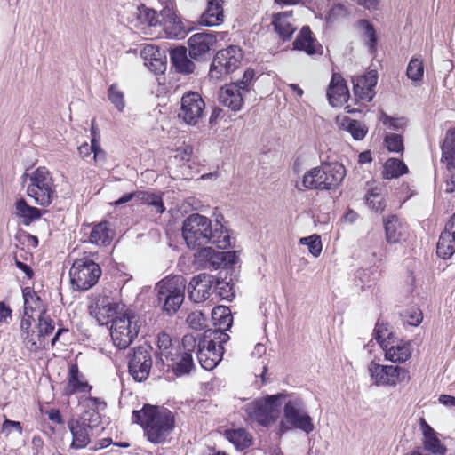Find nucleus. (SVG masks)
<instances>
[{
	"label": "nucleus",
	"mask_w": 455,
	"mask_h": 455,
	"mask_svg": "<svg viewBox=\"0 0 455 455\" xmlns=\"http://www.w3.org/2000/svg\"><path fill=\"white\" fill-rule=\"evenodd\" d=\"M182 236L190 249H200L208 244L221 250L231 246L229 230L219 220L212 224L209 218L199 213H192L184 220Z\"/></svg>",
	"instance_id": "1"
},
{
	"label": "nucleus",
	"mask_w": 455,
	"mask_h": 455,
	"mask_svg": "<svg viewBox=\"0 0 455 455\" xmlns=\"http://www.w3.org/2000/svg\"><path fill=\"white\" fill-rule=\"evenodd\" d=\"M132 422L140 425L147 440L155 444L165 443L175 428L172 411L149 403H145L140 410L132 411Z\"/></svg>",
	"instance_id": "2"
},
{
	"label": "nucleus",
	"mask_w": 455,
	"mask_h": 455,
	"mask_svg": "<svg viewBox=\"0 0 455 455\" xmlns=\"http://www.w3.org/2000/svg\"><path fill=\"white\" fill-rule=\"evenodd\" d=\"M346 176L344 165L339 162H322L320 166L305 172L302 186L305 189L330 190L340 185Z\"/></svg>",
	"instance_id": "3"
},
{
	"label": "nucleus",
	"mask_w": 455,
	"mask_h": 455,
	"mask_svg": "<svg viewBox=\"0 0 455 455\" xmlns=\"http://www.w3.org/2000/svg\"><path fill=\"white\" fill-rule=\"evenodd\" d=\"M22 179L23 182L27 179L29 180L27 194L36 204L43 207L49 206L57 197L52 177L45 167H38L30 175L25 173Z\"/></svg>",
	"instance_id": "4"
},
{
	"label": "nucleus",
	"mask_w": 455,
	"mask_h": 455,
	"mask_svg": "<svg viewBox=\"0 0 455 455\" xmlns=\"http://www.w3.org/2000/svg\"><path fill=\"white\" fill-rule=\"evenodd\" d=\"M140 329L139 316L126 311L112 320L110 335L114 345L119 349L127 348L138 337Z\"/></svg>",
	"instance_id": "5"
},
{
	"label": "nucleus",
	"mask_w": 455,
	"mask_h": 455,
	"mask_svg": "<svg viewBox=\"0 0 455 455\" xmlns=\"http://www.w3.org/2000/svg\"><path fill=\"white\" fill-rule=\"evenodd\" d=\"M157 299L163 303V310L168 315L178 311L185 298L186 282L183 276L176 275L160 281L156 287Z\"/></svg>",
	"instance_id": "6"
},
{
	"label": "nucleus",
	"mask_w": 455,
	"mask_h": 455,
	"mask_svg": "<svg viewBox=\"0 0 455 455\" xmlns=\"http://www.w3.org/2000/svg\"><path fill=\"white\" fill-rule=\"evenodd\" d=\"M69 275L75 290L87 291L97 283L101 275V268L92 259L81 258L74 261Z\"/></svg>",
	"instance_id": "7"
},
{
	"label": "nucleus",
	"mask_w": 455,
	"mask_h": 455,
	"mask_svg": "<svg viewBox=\"0 0 455 455\" xmlns=\"http://www.w3.org/2000/svg\"><path fill=\"white\" fill-rule=\"evenodd\" d=\"M243 59L242 49L235 45L218 51L210 67V79L218 81L223 76L234 72L239 68Z\"/></svg>",
	"instance_id": "8"
},
{
	"label": "nucleus",
	"mask_w": 455,
	"mask_h": 455,
	"mask_svg": "<svg viewBox=\"0 0 455 455\" xmlns=\"http://www.w3.org/2000/svg\"><path fill=\"white\" fill-rule=\"evenodd\" d=\"M277 401L278 397L276 395H271L245 404L244 411L247 418L261 426H267L274 422L279 415Z\"/></svg>",
	"instance_id": "9"
},
{
	"label": "nucleus",
	"mask_w": 455,
	"mask_h": 455,
	"mask_svg": "<svg viewBox=\"0 0 455 455\" xmlns=\"http://www.w3.org/2000/svg\"><path fill=\"white\" fill-rule=\"evenodd\" d=\"M196 338L193 334H186L181 339V346L177 349V356L165 359L172 362V370L176 376L188 374L194 368L192 353L196 351Z\"/></svg>",
	"instance_id": "10"
},
{
	"label": "nucleus",
	"mask_w": 455,
	"mask_h": 455,
	"mask_svg": "<svg viewBox=\"0 0 455 455\" xmlns=\"http://www.w3.org/2000/svg\"><path fill=\"white\" fill-rule=\"evenodd\" d=\"M152 347L148 345L139 346L133 348L128 362L129 373L138 382L145 381L152 368Z\"/></svg>",
	"instance_id": "11"
},
{
	"label": "nucleus",
	"mask_w": 455,
	"mask_h": 455,
	"mask_svg": "<svg viewBox=\"0 0 455 455\" xmlns=\"http://www.w3.org/2000/svg\"><path fill=\"white\" fill-rule=\"evenodd\" d=\"M284 418L292 427L310 434L315 429L312 418L306 411L300 398L289 400L283 408Z\"/></svg>",
	"instance_id": "12"
},
{
	"label": "nucleus",
	"mask_w": 455,
	"mask_h": 455,
	"mask_svg": "<svg viewBox=\"0 0 455 455\" xmlns=\"http://www.w3.org/2000/svg\"><path fill=\"white\" fill-rule=\"evenodd\" d=\"M196 338V356L200 365L207 370H213L222 359L224 348L220 345H214L212 339H207L201 334Z\"/></svg>",
	"instance_id": "13"
},
{
	"label": "nucleus",
	"mask_w": 455,
	"mask_h": 455,
	"mask_svg": "<svg viewBox=\"0 0 455 455\" xmlns=\"http://www.w3.org/2000/svg\"><path fill=\"white\" fill-rule=\"evenodd\" d=\"M179 117L190 125H196L203 117L205 103L196 92H186L181 98Z\"/></svg>",
	"instance_id": "14"
},
{
	"label": "nucleus",
	"mask_w": 455,
	"mask_h": 455,
	"mask_svg": "<svg viewBox=\"0 0 455 455\" xmlns=\"http://www.w3.org/2000/svg\"><path fill=\"white\" fill-rule=\"evenodd\" d=\"M215 283V276L206 273L192 277L188 286L189 299L195 303L205 301L213 293Z\"/></svg>",
	"instance_id": "15"
},
{
	"label": "nucleus",
	"mask_w": 455,
	"mask_h": 455,
	"mask_svg": "<svg viewBox=\"0 0 455 455\" xmlns=\"http://www.w3.org/2000/svg\"><path fill=\"white\" fill-rule=\"evenodd\" d=\"M160 27L170 39H183L191 30V27L186 25L180 17H178L172 9L164 8L160 12Z\"/></svg>",
	"instance_id": "16"
},
{
	"label": "nucleus",
	"mask_w": 455,
	"mask_h": 455,
	"mask_svg": "<svg viewBox=\"0 0 455 455\" xmlns=\"http://www.w3.org/2000/svg\"><path fill=\"white\" fill-rule=\"evenodd\" d=\"M442 164H445L450 172V178L446 180V193L455 191V180L453 170L455 169V128H449L446 137L442 144Z\"/></svg>",
	"instance_id": "17"
},
{
	"label": "nucleus",
	"mask_w": 455,
	"mask_h": 455,
	"mask_svg": "<svg viewBox=\"0 0 455 455\" xmlns=\"http://www.w3.org/2000/svg\"><path fill=\"white\" fill-rule=\"evenodd\" d=\"M124 305L114 302L109 297H100L94 304L90 306L89 311L91 315L94 316L99 324L105 325L123 310Z\"/></svg>",
	"instance_id": "18"
},
{
	"label": "nucleus",
	"mask_w": 455,
	"mask_h": 455,
	"mask_svg": "<svg viewBox=\"0 0 455 455\" xmlns=\"http://www.w3.org/2000/svg\"><path fill=\"white\" fill-rule=\"evenodd\" d=\"M217 43V36L213 33H196L188 39V54L195 60H199L212 49Z\"/></svg>",
	"instance_id": "19"
},
{
	"label": "nucleus",
	"mask_w": 455,
	"mask_h": 455,
	"mask_svg": "<svg viewBox=\"0 0 455 455\" xmlns=\"http://www.w3.org/2000/svg\"><path fill=\"white\" fill-rule=\"evenodd\" d=\"M455 213H453L450 220L447 221L444 230L441 233L439 241L436 246V254L438 257L447 259L452 257L455 253V231L453 228Z\"/></svg>",
	"instance_id": "20"
},
{
	"label": "nucleus",
	"mask_w": 455,
	"mask_h": 455,
	"mask_svg": "<svg viewBox=\"0 0 455 455\" xmlns=\"http://www.w3.org/2000/svg\"><path fill=\"white\" fill-rule=\"evenodd\" d=\"M326 95L332 107H341L348 100V88L340 74H332Z\"/></svg>",
	"instance_id": "21"
},
{
	"label": "nucleus",
	"mask_w": 455,
	"mask_h": 455,
	"mask_svg": "<svg viewBox=\"0 0 455 455\" xmlns=\"http://www.w3.org/2000/svg\"><path fill=\"white\" fill-rule=\"evenodd\" d=\"M378 76L375 71H370L363 76L352 80L354 93L360 100L370 102L374 95V87L377 84Z\"/></svg>",
	"instance_id": "22"
},
{
	"label": "nucleus",
	"mask_w": 455,
	"mask_h": 455,
	"mask_svg": "<svg viewBox=\"0 0 455 455\" xmlns=\"http://www.w3.org/2000/svg\"><path fill=\"white\" fill-rule=\"evenodd\" d=\"M248 95L233 83L221 88L219 94L220 103L236 112L241 110Z\"/></svg>",
	"instance_id": "23"
},
{
	"label": "nucleus",
	"mask_w": 455,
	"mask_h": 455,
	"mask_svg": "<svg viewBox=\"0 0 455 455\" xmlns=\"http://www.w3.org/2000/svg\"><path fill=\"white\" fill-rule=\"evenodd\" d=\"M419 427L423 435L422 443L424 450L435 455H444L446 447L441 443L437 433L427 424L424 418L419 419Z\"/></svg>",
	"instance_id": "24"
},
{
	"label": "nucleus",
	"mask_w": 455,
	"mask_h": 455,
	"mask_svg": "<svg viewBox=\"0 0 455 455\" xmlns=\"http://www.w3.org/2000/svg\"><path fill=\"white\" fill-rule=\"evenodd\" d=\"M293 47L297 50H303L308 55L322 54L323 47L313 37L312 31L308 26H304L293 42Z\"/></svg>",
	"instance_id": "25"
},
{
	"label": "nucleus",
	"mask_w": 455,
	"mask_h": 455,
	"mask_svg": "<svg viewBox=\"0 0 455 455\" xmlns=\"http://www.w3.org/2000/svg\"><path fill=\"white\" fill-rule=\"evenodd\" d=\"M170 60L176 72L189 75L195 71L196 64L188 55L185 46H179L170 51Z\"/></svg>",
	"instance_id": "26"
},
{
	"label": "nucleus",
	"mask_w": 455,
	"mask_h": 455,
	"mask_svg": "<svg viewBox=\"0 0 455 455\" xmlns=\"http://www.w3.org/2000/svg\"><path fill=\"white\" fill-rule=\"evenodd\" d=\"M224 251H215L212 247L207 245L200 248L197 252L195 253V258L204 268L212 267L213 269H219L224 267Z\"/></svg>",
	"instance_id": "27"
},
{
	"label": "nucleus",
	"mask_w": 455,
	"mask_h": 455,
	"mask_svg": "<svg viewBox=\"0 0 455 455\" xmlns=\"http://www.w3.org/2000/svg\"><path fill=\"white\" fill-rule=\"evenodd\" d=\"M68 426L73 437L71 447L75 449L86 447L90 443V431L92 429L76 419L70 420Z\"/></svg>",
	"instance_id": "28"
},
{
	"label": "nucleus",
	"mask_w": 455,
	"mask_h": 455,
	"mask_svg": "<svg viewBox=\"0 0 455 455\" xmlns=\"http://www.w3.org/2000/svg\"><path fill=\"white\" fill-rule=\"evenodd\" d=\"M386 240L388 243H397L404 239L405 227L399 221L396 215H390L383 220Z\"/></svg>",
	"instance_id": "29"
},
{
	"label": "nucleus",
	"mask_w": 455,
	"mask_h": 455,
	"mask_svg": "<svg viewBox=\"0 0 455 455\" xmlns=\"http://www.w3.org/2000/svg\"><path fill=\"white\" fill-rule=\"evenodd\" d=\"M223 8L218 0L208 2L207 9L200 17L199 23L203 26L213 27L223 22Z\"/></svg>",
	"instance_id": "30"
},
{
	"label": "nucleus",
	"mask_w": 455,
	"mask_h": 455,
	"mask_svg": "<svg viewBox=\"0 0 455 455\" xmlns=\"http://www.w3.org/2000/svg\"><path fill=\"white\" fill-rule=\"evenodd\" d=\"M15 215L21 220L25 226L30 225L33 221L40 219L42 212L36 207L30 206L24 198L15 202Z\"/></svg>",
	"instance_id": "31"
},
{
	"label": "nucleus",
	"mask_w": 455,
	"mask_h": 455,
	"mask_svg": "<svg viewBox=\"0 0 455 455\" xmlns=\"http://www.w3.org/2000/svg\"><path fill=\"white\" fill-rule=\"evenodd\" d=\"M412 348L410 341L402 340L398 344H393L385 350L387 360L401 363L407 361L411 355Z\"/></svg>",
	"instance_id": "32"
},
{
	"label": "nucleus",
	"mask_w": 455,
	"mask_h": 455,
	"mask_svg": "<svg viewBox=\"0 0 455 455\" xmlns=\"http://www.w3.org/2000/svg\"><path fill=\"white\" fill-rule=\"evenodd\" d=\"M180 347L177 340H172L166 332H160L157 335V347L159 350L160 360L172 359L177 356V349Z\"/></svg>",
	"instance_id": "33"
},
{
	"label": "nucleus",
	"mask_w": 455,
	"mask_h": 455,
	"mask_svg": "<svg viewBox=\"0 0 455 455\" xmlns=\"http://www.w3.org/2000/svg\"><path fill=\"white\" fill-rule=\"evenodd\" d=\"M112 231L108 221H102L92 227L89 242L96 245H107L110 243Z\"/></svg>",
	"instance_id": "34"
},
{
	"label": "nucleus",
	"mask_w": 455,
	"mask_h": 455,
	"mask_svg": "<svg viewBox=\"0 0 455 455\" xmlns=\"http://www.w3.org/2000/svg\"><path fill=\"white\" fill-rule=\"evenodd\" d=\"M81 373L79 371L77 364H71L69 367L68 385L64 388V395L70 396L71 395L77 392H84L88 387L86 381L80 379Z\"/></svg>",
	"instance_id": "35"
},
{
	"label": "nucleus",
	"mask_w": 455,
	"mask_h": 455,
	"mask_svg": "<svg viewBox=\"0 0 455 455\" xmlns=\"http://www.w3.org/2000/svg\"><path fill=\"white\" fill-rule=\"evenodd\" d=\"M392 365H381L371 362L368 370L371 379L377 386H388L390 384V371Z\"/></svg>",
	"instance_id": "36"
},
{
	"label": "nucleus",
	"mask_w": 455,
	"mask_h": 455,
	"mask_svg": "<svg viewBox=\"0 0 455 455\" xmlns=\"http://www.w3.org/2000/svg\"><path fill=\"white\" fill-rule=\"evenodd\" d=\"M340 127L356 140H363L368 132V128L363 123L347 116L342 119Z\"/></svg>",
	"instance_id": "37"
},
{
	"label": "nucleus",
	"mask_w": 455,
	"mask_h": 455,
	"mask_svg": "<svg viewBox=\"0 0 455 455\" xmlns=\"http://www.w3.org/2000/svg\"><path fill=\"white\" fill-rule=\"evenodd\" d=\"M225 436L238 450H243L251 444V437L243 428L226 430Z\"/></svg>",
	"instance_id": "38"
},
{
	"label": "nucleus",
	"mask_w": 455,
	"mask_h": 455,
	"mask_svg": "<svg viewBox=\"0 0 455 455\" xmlns=\"http://www.w3.org/2000/svg\"><path fill=\"white\" fill-rule=\"evenodd\" d=\"M22 293L24 299V312H26L27 315L28 313L32 314L36 310L41 314L42 309H45L41 298L30 287L23 289Z\"/></svg>",
	"instance_id": "39"
},
{
	"label": "nucleus",
	"mask_w": 455,
	"mask_h": 455,
	"mask_svg": "<svg viewBox=\"0 0 455 455\" xmlns=\"http://www.w3.org/2000/svg\"><path fill=\"white\" fill-rule=\"evenodd\" d=\"M407 172L408 168L402 160H399L397 158H389L385 163L382 174L383 178L389 180L398 178L399 176Z\"/></svg>",
	"instance_id": "40"
},
{
	"label": "nucleus",
	"mask_w": 455,
	"mask_h": 455,
	"mask_svg": "<svg viewBox=\"0 0 455 455\" xmlns=\"http://www.w3.org/2000/svg\"><path fill=\"white\" fill-rule=\"evenodd\" d=\"M287 12H280L274 15L273 26L275 30L283 39H289L295 31V28L284 19Z\"/></svg>",
	"instance_id": "41"
},
{
	"label": "nucleus",
	"mask_w": 455,
	"mask_h": 455,
	"mask_svg": "<svg viewBox=\"0 0 455 455\" xmlns=\"http://www.w3.org/2000/svg\"><path fill=\"white\" fill-rule=\"evenodd\" d=\"M137 17L141 23H146L150 27L158 26L161 22L160 12L157 13L155 10L148 8L144 4L138 7Z\"/></svg>",
	"instance_id": "42"
},
{
	"label": "nucleus",
	"mask_w": 455,
	"mask_h": 455,
	"mask_svg": "<svg viewBox=\"0 0 455 455\" xmlns=\"http://www.w3.org/2000/svg\"><path fill=\"white\" fill-rule=\"evenodd\" d=\"M137 201L154 206L157 213H163L165 210L162 197L154 193L137 191Z\"/></svg>",
	"instance_id": "43"
},
{
	"label": "nucleus",
	"mask_w": 455,
	"mask_h": 455,
	"mask_svg": "<svg viewBox=\"0 0 455 455\" xmlns=\"http://www.w3.org/2000/svg\"><path fill=\"white\" fill-rule=\"evenodd\" d=\"M212 318L218 321L219 329L229 330L233 323L231 311L227 307H220L213 310Z\"/></svg>",
	"instance_id": "44"
},
{
	"label": "nucleus",
	"mask_w": 455,
	"mask_h": 455,
	"mask_svg": "<svg viewBox=\"0 0 455 455\" xmlns=\"http://www.w3.org/2000/svg\"><path fill=\"white\" fill-rule=\"evenodd\" d=\"M36 327L39 338L44 339L52 333L55 328L54 321L46 314V309H42L41 314H39Z\"/></svg>",
	"instance_id": "45"
},
{
	"label": "nucleus",
	"mask_w": 455,
	"mask_h": 455,
	"mask_svg": "<svg viewBox=\"0 0 455 455\" xmlns=\"http://www.w3.org/2000/svg\"><path fill=\"white\" fill-rule=\"evenodd\" d=\"M108 98L109 101L119 111L123 112L125 108L124 93L119 88L117 84H112L108 89Z\"/></svg>",
	"instance_id": "46"
},
{
	"label": "nucleus",
	"mask_w": 455,
	"mask_h": 455,
	"mask_svg": "<svg viewBox=\"0 0 455 455\" xmlns=\"http://www.w3.org/2000/svg\"><path fill=\"white\" fill-rule=\"evenodd\" d=\"M213 285V291H215L221 299L231 301L235 298V289L234 284L232 283V279L228 282L216 279V283Z\"/></svg>",
	"instance_id": "47"
},
{
	"label": "nucleus",
	"mask_w": 455,
	"mask_h": 455,
	"mask_svg": "<svg viewBox=\"0 0 455 455\" xmlns=\"http://www.w3.org/2000/svg\"><path fill=\"white\" fill-rule=\"evenodd\" d=\"M160 51L152 44L146 45L141 50V56L145 60H149V65L156 67V69L161 70L164 63L160 60Z\"/></svg>",
	"instance_id": "48"
},
{
	"label": "nucleus",
	"mask_w": 455,
	"mask_h": 455,
	"mask_svg": "<svg viewBox=\"0 0 455 455\" xmlns=\"http://www.w3.org/2000/svg\"><path fill=\"white\" fill-rule=\"evenodd\" d=\"M406 74L408 78L414 83L421 81L424 74L422 60L418 58H412L408 64Z\"/></svg>",
	"instance_id": "49"
},
{
	"label": "nucleus",
	"mask_w": 455,
	"mask_h": 455,
	"mask_svg": "<svg viewBox=\"0 0 455 455\" xmlns=\"http://www.w3.org/2000/svg\"><path fill=\"white\" fill-rule=\"evenodd\" d=\"M389 379L390 384L388 386L395 387L399 383H408L411 379V375L407 369L392 365Z\"/></svg>",
	"instance_id": "50"
},
{
	"label": "nucleus",
	"mask_w": 455,
	"mask_h": 455,
	"mask_svg": "<svg viewBox=\"0 0 455 455\" xmlns=\"http://www.w3.org/2000/svg\"><path fill=\"white\" fill-rule=\"evenodd\" d=\"M22 338L25 347L31 352H36L44 347L43 338H39L34 330L25 332Z\"/></svg>",
	"instance_id": "51"
},
{
	"label": "nucleus",
	"mask_w": 455,
	"mask_h": 455,
	"mask_svg": "<svg viewBox=\"0 0 455 455\" xmlns=\"http://www.w3.org/2000/svg\"><path fill=\"white\" fill-rule=\"evenodd\" d=\"M77 420L92 429L100 424L101 417L96 409H89L84 411Z\"/></svg>",
	"instance_id": "52"
},
{
	"label": "nucleus",
	"mask_w": 455,
	"mask_h": 455,
	"mask_svg": "<svg viewBox=\"0 0 455 455\" xmlns=\"http://www.w3.org/2000/svg\"><path fill=\"white\" fill-rule=\"evenodd\" d=\"M359 27L363 29L364 36L368 38V45L371 52L375 51L377 45V35L374 27L367 20H360L358 21Z\"/></svg>",
	"instance_id": "53"
},
{
	"label": "nucleus",
	"mask_w": 455,
	"mask_h": 455,
	"mask_svg": "<svg viewBox=\"0 0 455 455\" xmlns=\"http://www.w3.org/2000/svg\"><path fill=\"white\" fill-rule=\"evenodd\" d=\"M387 148L390 152L402 153L403 152V141L401 135L396 133H391L387 135L384 140Z\"/></svg>",
	"instance_id": "54"
},
{
	"label": "nucleus",
	"mask_w": 455,
	"mask_h": 455,
	"mask_svg": "<svg viewBox=\"0 0 455 455\" xmlns=\"http://www.w3.org/2000/svg\"><path fill=\"white\" fill-rule=\"evenodd\" d=\"M223 329L207 330L201 335L207 339H212L214 345L217 346L218 342V345L223 347V344L229 340L228 334L225 333Z\"/></svg>",
	"instance_id": "55"
},
{
	"label": "nucleus",
	"mask_w": 455,
	"mask_h": 455,
	"mask_svg": "<svg viewBox=\"0 0 455 455\" xmlns=\"http://www.w3.org/2000/svg\"><path fill=\"white\" fill-rule=\"evenodd\" d=\"M300 243L308 247L309 252L313 256L318 257L321 254L323 246L320 236L311 235L308 237H303L300 239Z\"/></svg>",
	"instance_id": "56"
},
{
	"label": "nucleus",
	"mask_w": 455,
	"mask_h": 455,
	"mask_svg": "<svg viewBox=\"0 0 455 455\" xmlns=\"http://www.w3.org/2000/svg\"><path fill=\"white\" fill-rule=\"evenodd\" d=\"M255 76V71L252 68H247L241 80H238L235 83H233L235 85H238L242 91L249 95L251 94V89L250 87V84Z\"/></svg>",
	"instance_id": "57"
},
{
	"label": "nucleus",
	"mask_w": 455,
	"mask_h": 455,
	"mask_svg": "<svg viewBox=\"0 0 455 455\" xmlns=\"http://www.w3.org/2000/svg\"><path fill=\"white\" fill-rule=\"evenodd\" d=\"M366 204L375 212H382L384 204L379 194L371 192L365 196Z\"/></svg>",
	"instance_id": "58"
},
{
	"label": "nucleus",
	"mask_w": 455,
	"mask_h": 455,
	"mask_svg": "<svg viewBox=\"0 0 455 455\" xmlns=\"http://www.w3.org/2000/svg\"><path fill=\"white\" fill-rule=\"evenodd\" d=\"M92 139L91 140V145L85 142L77 148L79 155L83 158L89 156L93 152V149H95V147L97 148V134L93 129V126L92 127Z\"/></svg>",
	"instance_id": "59"
},
{
	"label": "nucleus",
	"mask_w": 455,
	"mask_h": 455,
	"mask_svg": "<svg viewBox=\"0 0 455 455\" xmlns=\"http://www.w3.org/2000/svg\"><path fill=\"white\" fill-rule=\"evenodd\" d=\"M205 318L201 312H192L188 315L187 323L190 328L199 330L203 327Z\"/></svg>",
	"instance_id": "60"
},
{
	"label": "nucleus",
	"mask_w": 455,
	"mask_h": 455,
	"mask_svg": "<svg viewBox=\"0 0 455 455\" xmlns=\"http://www.w3.org/2000/svg\"><path fill=\"white\" fill-rule=\"evenodd\" d=\"M404 321L411 326H418L423 319L422 312L419 309H413L412 311H406L402 315Z\"/></svg>",
	"instance_id": "61"
},
{
	"label": "nucleus",
	"mask_w": 455,
	"mask_h": 455,
	"mask_svg": "<svg viewBox=\"0 0 455 455\" xmlns=\"http://www.w3.org/2000/svg\"><path fill=\"white\" fill-rule=\"evenodd\" d=\"M382 122L385 125L391 127L394 130H403L406 122L404 118H394L387 114L382 115Z\"/></svg>",
	"instance_id": "62"
},
{
	"label": "nucleus",
	"mask_w": 455,
	"mask_h": 455,
	"mask_svg": "<svg viewBox=\"0 0 455 455\" xmlns=\"http://www.w3.org/2000/svg\"><path fill=\"white\" fill-rule=\"evenodd\" d=\"M390 332L388 324L382 323L378 322L376 323L375 329H374V336L376 340L379 345H381L382 341L384 340L385 335L387 336V333Z\"/></svg>",
	"instance_id": "63"
},
{
	"label": "nucleus",
	"mask_w": 455,
	"mask_h": 455,
	"mask_svg": "<svg viewBox=\"0 0 455 455\" xmlns=\"http://www.w3.org/2000/svg\"><path fill=\"white\" fill-rule=\"evenodd\" d=\"M34 321L35 319L32 314L28 313L27 315L26 312H24L23 317L20 322L21 336H24L25 332L31 331V325Z\"/></svg>",
	"instance_id": "64"
}]
</instances>
